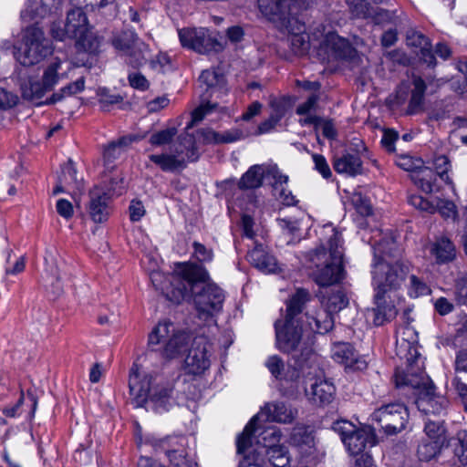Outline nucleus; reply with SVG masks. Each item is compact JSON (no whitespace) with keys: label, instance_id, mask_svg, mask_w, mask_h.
<instances>
[{"label":"nucleus","instance_id":"nucleus-28","mask_svg":"<svg viewBox=\"0 0 467 467\" xmlns=\"http://www.w3.org/2000/svg\"><path fill=\"white\" fill-rule=\"evenodd\" d=\"M336 389L332 382L325 379H317L310 389L306 388L308 400L317 405L328 404L333 400Z\"/></svg>","mask_w":467,"mask_h":467},{"label":"nucleus","instance_id":"nucleus-53","mask_svg":"<svg viewBox=\"0 0 467 467\" xmlns=\"http://www.w3.org/2000/svg\"><path fill=\"white\" fill-rule=\"evenodd\" d=\"M371 13L368 18L377 25L394 23L396 18L395 12L383 8L372 7Z\"/></svg>","mask_w":467,"mask_h":467},{"label":"nucleus","instance_id":"nucleus-44","mask_svg":"<svg viewBox=\"0 0 467 467\" xmlns=\"http://www.w3.org/2000/svg\"><path fill=\"white\" fill-rule=\"evenodd\" d=\"M442 444L437 441L422 439L417 450L419 459L425 462L431 461L440 452Z\"/></svg>","mask_w":467,"mask_h":467},{"label":"nucleus","instance_id":"nucleus-41","mask_svg":"<svg viewBox=\"0 0 467 467\" xmlns=\"http://www.w3.org/2000/svg\"><path fill=\"white\" fill-rule=\"evenodd\" d=\"M139 40L140 39L134 31L125 30L115 34L111 39V44L117 50L125 53L133 48Z\"/></svg>","mask_w":467,"mask_h":467},{"label":"nucleus","instance_id":"nucleus-64","mask_svg":"<svg viewBox=\"0 0 467 467\" xmlns=\"http://www.w3.org/2000/svg\"><path fill=\"white\" fill-rule=\"evenodd\" d=\"M128 79L132 88L140 90H146L150 86L148 79L138 72L129 74Z\"/></svg>","mask_w":467,"mask_h":467},{"label":"nucleus","instance_id":"nucleus-2","mask_svg":"<svg viewBox=\"0 0 467 467\" xmlns=\"http://www.w3.org/2000/svg\"><path fill=\"white\" fill-rule=\"evenodd\" d=\"M323 231L327 240L307 253L306 259L310 264L308 267L312 270L311 277L315 283L326 287L343 279V250L341 235L332 225H325Z\"/></svg>","mask_w":467,"mask_h":467},{"label":"nucleus","instance_id":"nucleus-26","mask_svg":"<svg viewBox=\"0 0 467 467\" xmlns=\"http://www.w3.org/2000/svg\"><path fill=\"white\" fill-rule=\"evenodd\" d=\"M88 20L86 13L79 7L70 9L64 25V35L69 38L78 37L87 33Z\"/></svg>","mask_w":467,"mask_h":467},{"label":"nucleus","instance_id":"nucleus-59","mask_svg":"<svg viewBox=\"0 0 467 467\" xmlns=\"http://www.w3.org/2000/svg\"><path fill=\"white\" fill-rule=\"evenodd\" d=\"M312 159L315 163V170L317 171L323 176V178H330L332 172L325 157L321 154L314 153L312 155Z\"/></svg>","mask_w":467,"mask_h":467},{"label":"nucleus","instance_id":"nucleus-50","mask_svg":"<svg viewBox=\"0 0 467 467\" xmlns=\"http://www.w3.org/2000/svg\"><path fill=\"white\" fill-rule=\"evenodd\" d=\"M292 51L296 56L305 55L309 49L308 36L304 34H295L290 37Z\"/></svg>","mask_w":467,"mask_h":467},{"label":"nucleus","instance_id":"nucleus-31","mask_svg":"<svg viewBox=\"0 0 467 467\" xmlns=\"http://www.w3.org/2000/svg\"><path fill=\"white\" fill-rule=\"evenodd\" d=\"M310 298L311 296L306 289L298 288L286 302V315L285 318L295 320L296 323H303L305 315H301L302 310Z\"/></svg>","mask_w":467,"mask_h":467},{"label":"nucleus","instance_id":"nucleus-63","mask_svg":"<svg viewBox=\"0 0 467 467\" xmlns=\"http://www.w3.org/2000/svg\"><path fill=\"white\" fill-rule=\"evenodd\" d=\"M319 100V96L317 94H312L306 101L300 104L296 109V113L298 115H306L311 111L315 110L317 107V102Z\"/></svg>","mask_w":467,"mask_h":467},{"label":"nucleus","instance_id":"nucleus-58","mask_svg":"<svg viewBox=\"0 0 467 467\" xmlns=\"http://www.w3.org/2000/svg\"><path fill=\"white\" fill-rule=\"evenodd\" d=\"M458 440L459 443L454 449V454L462 463L467 464V431H460Z\"/></svg>","mask_w":467,"mask_h":467},{"label":"nucleus","instance_id":"nucleus-37","mask_svg":"<svg viewBox=\"0 0 467 467\" xmlns=\"http://www.w3.org/2000/svg\"><path fill=\"white\" fill-rule=\"evenodd\" d=\"M334 169L337 173L356 176L362 172V161L357 154L345 153L335 159Z\"/></svg>","mask_w":467,"mask_h":467},{"label":"nucleus","instance_id":"nucleus-9","mask_svg":"<svg viewBox=\"0 0 467 467\" xmlns=\"http://www.w3.org/2000/svg\"><path fill=\"white\" fill-rule=\"evenodd\" d=\"M200 153L193 138L186 135L170 147L169 152L150 155V160L164 171L182 170L187 162L196 161Z\"/></svg>","mask_w":467,"mask_h":467},{"label":"nucleus","instance_id":"nucleus-18","mask_svg":"<svg viewBox=\"0 0 467 467\" xmlns=\"http://www.w3.org/2000/svg\"><path fill=\"white\" fill-rule=\"evenodd\" d=\"M156 450L164 451L172 467H197L188 458L185 450V439L183 437L163 440L156 447Z\"/></svg>","mask_w":467,"mask_h":467},{"label":"nucleus","instance_id":"nucleus-13","mask_svg":"<svg viewBox=\"0 0 467 467\" xmlns=\"http://www.w3.org/2000/svg\"><path fill=\"white\" fill-rule=\"evenodd\" d=\"M179 38L182 47L200 54H206L211 51L219 52L223 49V46L215 36L204 27L180 29Z\"/></svg>","mask_w":467,"mask_h":467},{"label":"nucleus","instance_id":"nucleus-47","mask_svg":"<svg viewBox=\"0 0 467 467\" xmlns=\"http://www.w3.org/2000/svg\"><path fill=\"white\" fill-rule=\"evenodd\" d=\"M63 181L66 185L79 190L82 187V179L77 177V169L71 159L63 168Z\"/></svg>","mask_w":467,"mask_h":467},{"label":"nucleus","instance_id":"nucleus-60","mask_svg":"<svg viewBox=\"0 0 467 467\" xmlns=\"http://www.w3.org/2000/svg\"><path fill=\"white\" fill-rule=\"evenodd\" d=\"M18 102L17 95L0 87V109H10Z\"/></svg>","mask_w":467,"mask_h":467},{"label":"nucleus","instance_id":"nucleus-4","mask_svg":"<svg viewBox=\"0 0 467 467\" xmlns=\"http://www.w3.org/2000/svg\"><path fill=\"white\" fill-rule=\"evenodd\" d=\"M129 387L137 407L148 403L156 412H164L172 405V386L156 381L150 374L145 373L137 364L131 368Z\"/></svg>","mask_w":467,"mask_h":467},{"label":"nucleus","instance_id":"nucleus-55","mask_svg":"<svg viewBox=\"0 0 467 467\" xmlns=\"http://www.w3.org/2000/svg\"><path fill=\"white\" fill-rule=\"evenodd\" d=\"M356 213L354 215V220L357 224L365 228L369 225V219L373 218V210L372 206H355Z\"/></svg>","mask_w":467,"mask_h":467},{"label":"nucleus","instance_id":"nucleus-5","mask_svg":"<svg viewBox=\"0 0 467 467\" xmlns=\"http://www.w3.org/2000/svg\"><path fill=\"white\" fill-rule=\"evenodd\" d=\"M275 328L277 348L282 352L293 353L295 364L311 368L317 357L310 346L306 327L285 318L276 320Z\"/></svg>","mask_w":467,"mask_h":467},{"label":"nucleus","instance_id":"nucleus-51","mask_svg":"<svg viewBox=\"0 0 467 467\" xmlns=\"http://www.w3.org/2000/svg\"><path fill=\"white\" fill-rule=\"evenodd\" d=\"M348 304V299L343 291L337 290L332 294L327 300V311L328 313L338 312L345 308Z\"/></svg>","mask_w":467,"mask_h":467},{"label":"nucleus","instance_id":"nucleus-8","mask_svg":"<svg viewBox=\"0 0 467 467\" xmlns=\"http://www.w3.org/2000/svg\"><path fill=\"white\" fill-rule=\"evenodd\" d=\"M191 341L188 333L176 330L170 321L160 322L149 335L150 347L161 345V355L167 359L181 357L187 351Z\"/></svg>","mask_w":467,"mask_h":467},{"label":"nucleus","instance_id":"nucleus-15","mask_svg":"<svg viewBox=\"0 0 467 467\" xmlns=\"http://www.w3.org/2000/svg\"><path fill=\"white\" fill-rule=\"evenodd\" d=\"M211 350L212 346L205 337L194 338L191 348L187 349L188 354L184 359L187 372L192 375L203 373L211 364Z\"/></svg>","mask_w":467,"mask_h":467},{"label":"nucleus","instance_id":"nucleus-10","mask_svg":"<svg viewBox=\"0 0 467 467\" xmlns=\"http://www.w3.org/2000/svg\"><path fill=\"white\" fill-rule=\"evenodd\" d=\"M333 430L352 455L363 452L368 444L375 445V436L369 428H358L352 422L342 420L334 422Z\"/></svg>","mask_w":467,"mask_h":467},{"label":"nucleus","instance_id":"nucleus-33","mask_svg":"<svg viewBox=\"0 0 467 467\" xmlns=\"http://www.w3.org/2000/svg\"><path fill=\"white\" fill-rule=\"evenodd\" d=\"M247 258L255 268L263 273H275L278 269L276 259L265 252L262 246H255L248 253Z\"/></svg>","mask_w":467,"mask_h":467},{"label":"nucleus","instance_id":"nucleus-21","mask_svg":"<svg viewBox=\"0 0 467 467\" xmlns=\"http://www.w3.org/2000/svg\"><path fill=\"white\" fill-rule=\"evenodd\" d=\"M265 366L270 373L278 379H285L286 381L299 383L301 374L304 375L306 366L300 367L298 364H288L287 369H285V365L282 358L276 355L269 357L265 361Z\"/></svg>","mask_w":467,"mask_h":467},{"label":"nucleus","instance_id":"nucleus-1","mask_svg":"<svg viewBox=\"0 0 467 467\" xmlns=\"http://www.w3.org/2000/svg\"><path fill=\"white\" fill-rule=\"evenodd\" d=\"M150 281L174 304L192 297L201 319L208 320L222 311L224 293L216 284L209 282L208 271L198 264H178L171 275L153 271Z\"/></svg>","mask_w":467,"mask_h":467},{"label":"nucleus","instance_id":"nucleus-45","mask_svg":"<svg viewBox=\"0 0 467 467\" xmlns=\"http://www.w3.org/2000/svg\"><path fill=\"white\" fill-rule=\"evenodd\" d=\"M351 16L355 18L368 19L372 7L368 0H345Z\"/></svg>","mask_w":467,"mask_h":467},{"label":"nucleus","instance_id":"nucleus-11","mask_svg":"<svg viewBox=\"0 0 467 467\" xmlns=\"http://www.w3.org/2000/svg\"><path fill=\"white\" fill-rule=\"evenodd\" d=\"M396 354L407 363L405 372L398 370L400 374H409L410 371L423 369V361L418 350L417 332L412 327H406L398 332Z\"/></svg>","mask_w":467,"mask_h":467},{"label":"nucleus","instance_id":"nucleus-61","mask_svg":"<svg viewBox=\"0 0 467 467\" xmlns=\"http://www.w3.org/2000/svg\"><path fill=\"white\" fill-rule=\"evenodd\" d=\"M425 210L431 213L437 212L445 219L451 218L453 221L457 219L456 206H427Z\"/></svg>","mask_w":467,"mask_h":467},{"label":"nucleus","instance_id":"nucleus-19","mask_svg":"<svg viewBox=\"0 0 467 467\" xmlns=\"http://www.w3.org/2000/svg\"><path fill=\"white\" fill-rule=\"evenodd\" d=\"M58 63H52L44 72L42 84L38 82H29V86L21 85L23 97L31 101L41 99L45 92L51 90L57 84L58 73Z\"/></svg>","mask_w":467,"mask_h":467},{"label":"nucleus","instance_id":"nucleus-35","mask_svg":"<svg viewBox=\"0 0 467 467\" xmlns=\"http://www.w3.org/2000/svg\"><path fill=\"white\" fill-rule=\"evenodd\" d=\"M246 434L243 431L237 438V452L243 454L244 458L240 461L239 467H267L263 456L255 454L246 444ZM250 437L247 434V442L250 443Z\"/></svg>","mask_w":467,"mask_h":467},{"label":"nucleus","instance_id":"nucleus-34","mask_svg":"<svg viewBox=\"0 0 467 467\" xmlns=\"http://www.w3.org/2000/svg\"><path fill=\"white\" fill-rule=\"evenodd\" d=\"M304 327L307 328V335L310 338L312 333L326 334L333 328L334 320L332 315L327 311H322L317 316L305 315Z\"/></svg>","mask_w":467,"mask_h":467},{"label":"nucleus","instance_id":"nucleus-24","mask_svg":"<svg viewBox=\"0 0 467 467\" xmlns=\"http://www.w3.org/2000/svg\"><path fill=\"white\" fill-rule=\"evenodd\" d=\"M75 38L78 39L77 44L84 52L79 54L81 57L75 59L74 65L76 67H91L93 66V57H89L87 54L96 55L99 52L101 38L88 30L83 36Z\"/></svg>","mask_w":467,"mask_h":467},{"label":"nucleus","instance_id":"nucleus-38","mask_svg":"<svg viewBox=\"0 0 467 467\" xmlns=\"http://www.w3.org/2000/svg\"><path fill=\"white\" fill-rule=\"evenodd\" d=\"M139 140V137L130 135L124 136L119 139L117 141H111L108 146L104 148L103 158L105 164L109 166L115 160H117L123 151L130 145L133 141Z\"/></svg>","mask_w":467,"mask_h":467},{"label":"nucleus","instance_id":"nucleus-25","mask_svg":"<svg viewBox=\"0 0 467 467\" xmlns=\"http://www.w3.org/2000/svg\"><path fill=\"white\" fill-rule=\"evenodd\" d=\"M295 0H258V7L269 21L284 24L290 15Z\"/></svg>","mask_w":467,"mask_h":467},{"label":"nucleus","instance_id":"nucleus-39","mask_svg":"<svg viewBox=\"0 0 467 467\" xmlns=\"http://www.w3.org/2000/svg\"><path fill=\"white\" fill-rule=\"evenodd\" d=\"M412 85L413 88L411 89V96L406 111L409 115H414L422 110L426 91V84L420 77H413Z\"/></svg>","mask_w":467,"mask_h":467},{"label":"nucleus","instance_id":"nucleus-20","mask_svg":"<svg viewBox=\"0 0 467 467\" xmlns=\"http://www.w3.org/2000/svg\"><path fill=\"white\" fill-rule=\"evenodd\" d=\"M57 9V0H25L20 17L29 23L56 14Z\"/></svg>","mask_w":467,"mask_h":467},{"label":"nucleus","instance_id":"nucleus-22","mask_svg":"<svg viewBox=\"0 0 467 467\" xmlns=\"http://www.w3.org/2000/svg\"><path fill=\"white\" fill-rule=\"evenodd\" d=\"M431 257L437 265H447L457 257V248L447 236L436 237L427 244Z\"/></svg>","mask_w":467,"mask_h":467},{"label":"nucleus","instance_id":"nucleus-17","mask_svg":"<svg viewBox=\"0 0 467 467\" xmlns=\"http://www.w3.org/2000/svg\"><path fill=\"white\" fill-rule=\"evenodd\" d=\"M257 431L256 422L254 424L253 428L250 429V443L246 441L247 446L250 450H252L258 456H263L265 453H268L270 450L283 448L284 446L280 444L281 440V432L275 427H268L265 429L258 434L257 441L254 444L253 439L255 436V432ZM247 440V435L245 436Z\"/></svg>","mask_w":467,"mask_h":467},{"label":"nucleus","instance_id":"nucleus-16","mask_svg":"<svg viewBox=\"0 0 467 467\" xmlns=\"http://www.w3.org/2000/svg\"><path fill=\"white\" fill-rule=\"evenodd\" d=\"M396 297V294L375 290V307L369 311L373 317L374 325L382 326L387 322H390L397 317L400 300Z\"/></svg>","mask_w":467,"mask_h":467},{"label":"nucleus","instance_id":"nucleus-6","mask_svg":"<svg viewBox=\"0 0 467 467\" xmlns=\"http://www.w3.org/2000/svg\"><path fill=\"white\" fill-rule=\"evenodd\" d=\"M395 383L397 387L410 386L420 390L416 404L423 413L440 415L445 410L447 400L434 394V386L423 369L410 371L409 374H400L396 371Z\"/></svg>","mask_w":467,"mask_h":467},{"label":"nucleus","instance_id":"nucleus-23","mask_svg":"<svg viewBox=\"0 0 467 467\" xmlns=\"http://www.w3.org/2000/svg\"><path fill=\"white\" fill-rule=\"evenodd\" d=\"M332 358L351 370H363L368 365L367 360L358 355L348 343L335 344L332 349Z\"/></svg>","mask_w":467,"mask_h":467},{"label":"nucleus","instance_id":"nucleus-3","mask_svg":"<svg viewBox=\"0 0 467 467\" xmlns=\"http://www.w3.org/2000/svg\"><path fill=\"white\" fill-rule=\"evenodd\" d=\"M372 276L375 290L395 294L410 271L409 263L401 258V250L393 237H384L373 244Z\"/></svg>","mask_w":467,"mask_h":467},{"label":"nucleus","instance_id":"nucleus-12","mask_svg":"<svg viewBox=\"0 0 467 467\" xmlns=\"http://www.w3.org/2000/svg\"><path fill=\"white\" fill-rule=\"evenodd\" d=\"M408 419V410L401 403H389L381 406L371 414V420L389 435L404 430Z\"/></svg>","mask_w":467,"mask_h":467},{"label":"nucleus","instance_id":"nucleus-54","mask_svg":"<svg viewBox=\"0 0 467 467\" xmlns=\"http://www.w3.org/2000/svg\"><path fill=\"white\" fill-rule=\"evenodd\" d=\"M292 441L295 445L298 447L306 446L312 448L314 446V437L311 432H308L306 429L298 428L295 429Z\"/></svg>","mask_w":467,"mask_h":467},{"label":"nucleus","instance_id":"nucleus-52","mask_svg":"<svg viewBox=\"0 0 467 467\" xmlns=\"http://www.w3.org/2000/svg\"><path fill=\"white\" fill-rule=\"evenodd\" d=\"M454 296L458 304L467 303V274H462L455 279Z\"/></svg>","mask_w":467,"mask_h":467},{"label":"nucleus","instance_id":"nucleus-46","mask_svg":"<svg viewBox=\"0 0 467 467\" xmlns=\"http://www.w3.org/2000/svg\"><path fill=\"white\" fill-rule=\"evenodd\" d=\"M424 432L425 439L437 441L443 443L445 441V428L441 421L428 420L425 423Z\"/></svg>","mask_w":467,"mask_h":467},{"label":"nucleus","instance_id":"nucleus-30","mask_svg":"<svg viewBox=\"0 0 467 467\" xmlns=\"http://www.w3.org/2000/svg\"><path fill=\"white\" fill-rule=\"evenodd\" d=\"M406 42L408 46L420 49V56L424 63L430 67L435 66L436 60L431 49V43L423 34L415 29H409L406 33Z\"/></svg>","mask_w":467,"mask_h":467},{"label":"nucleus","instance_id":"nucleus-32","mask_svg":"<svg viewBox=\"0 0 467 467\" xmlns=\"http://www.w3.org/2000/svg\"><path fill=\"white\" fill-rule=\"evenodd\" d=\"M110 183L111 185L108 189L96 186L89 192L90 204H107L114 202L115 196L122 193L124 189L122 178L119 181L112 179Z\"/></svg>","mask_w":467,"mask_h":467},{"label":"nucleus","instance_id":"nucleus-36","mask_svg":"<svg viewBox=\"0 0 467 467\" xmlns=\"http://www.w3.org/2000/svg\"><path fill=\"white\" fill-rule=\"evenodd\" d=\"M270 169H265L264 165L259 164L251 166L240 178L238 188L240 190L252 191L261 187L265 175H270L268 173Z\"/></svg>","mask_w":467,"mask_h":467},{"label":"nucleus","instance_id":"nucleus-27","mask_svg":"<svg viewBox=\"0 0 467 467\" xmlns=\"http://www.w3.org/2000/svg\"><path fill=\"white\" fill-rule=\"evenodd\" d=\"M268 173L273 177L272 192L274 197L282 204H297L299 200L287 187L288 176L282 174L276 167H272Z\"/></svg>","mask_w":467,"mask_h":467},{"label":"nucleus","instance_id":"nucleus-7","mask_svg":"<svg viewBox=\"0 0 467 467\" xmlns=\"http://www.w3.org/2000/svg\"><path fill=\"white\" fill-rule=\"evenodd\" d=\"M53 52L54 47L43 30L31 26L24 31L21 47L15 52V57L22 66L31 67L45 60Z\"/></svg>","mask_w":467,"mask_h":467},{"label":"nucleus","instance_id":"nucleus-14","mask_svg":"<svg viewBox=\"0 0 467 467\" xmlns=\"http://www.w3.org/2000/svg\"><path fill=\"white\" fill-rule=\"evenodd\" d=\"M297 416V410L291 404L284 401H273L266 403L255 416L252 418L249 423L245 426L244 434L250 433V429L254 424L263 417L272 422L281 424H291Z\"/></svg>","mask_w":467,"mask_h":467},{"label":"nucleus","instance_id":"nucleus-56","mask_svg":"<svg viewBox=\"0 0 467 467\" xmlns=\"http://www.w3.org/2000/svg\"><path fill=\"white\" fill-rule=\"evenodd\" d=\"M192 255L201 263H209L213 258V252L211 248L206 247L204 244L199 242H193L192 244Z\"/></svg>","mask_w":467,"mask_h":467},{"label":"nucleus","instance_id":"nucleus-42","mask_svg":"<svg viewBox=\"0 0 467 467\" xmlns=\"http://www.w3.org/2000/svg\"><path fill=\"white\" fill-rule=\"evenodd\" d=\"M148 53L149 47L141 40H139L133 48H130L124 54L127 56V63L136 68L146 63Z\"/></svg>","mask_w":467,"mask_h":467},{"label":"nucleus","instance_id":"nucleus-48","mask_svg":"<svg viewBox=\"0 0 467 467\" xmlns=\"http://www.w3.org/2000/svg\"><path fill=\"white\" fill-rule=\"evenodd\" d=\"M177 132L178 130L174 127L161 130L151 134L150 138V143L153 146H163L170 144L173 138L176 136Z\"/></svg>","mask_w":467,"mask_h":467},{"label":"nucleus","instance_id":"nucleus-49","mask_svg":"<svg viewBox=\"0 0 467 467\" xmlns=\"http://www.w3.org/2000/svg\"><path fill=\"white\" fill-rule=\"evenodd\" d=\"M431 293L430 286L420 278L416 275H410V285H409V295L411 297H419L422 296H427Z\"/></svg>","mask_w":467,"mask_h":467},{"label":"nucleus","instance_id":"nucleus-43","mask_svg":"<svg viewBox=\"0 0 467 467\" xmlns=\"http://www.w3.org/2000/svg\"><path fill=\"white\" fill-rule=\"evenodd\" d=\"M263 458L271 467H291L285 447L270 450L268 453L263 455Z\"/></svg>","mask_w":467,"mask_h":467},{"label":"nucleus","instance_id":"nucleus-40","mask_svg":"<svg viewBox=\"0 0 467 467\" xmlns=\"http://www.w3.org/2000/svg\"><path fill=\"white\" fill-rule=\"evenodd\" d=\"M415 184L426 193H431L437 189V174L431 168L424 167L412 176Z\"/></svg>","mask_w":467,"mask_h":467},{"label":"nucleus","instance_id":"nucleus-57","mask_svg":"<svg viewBox=\"0 0 467 467\" xmlns=\"http://www.w3.org/2000/svg\"><path fill=\"white\" fill-rule=\"evenodd\" d=\"M434 165L436 169L434 171L436 172L437 177L439 176L442 181L451 184V180L448 175V170L450 166L448 158L443 155L437 157L435 159Z\"/></svg>","mask_w":467,"mask_h":467},{"label":"nucleus","instance_id":"nucleus-29","mask_svg":"<svg viewBox=\"0 0 467 467\" xmlns=\"http://www.w3.org/2000/svg\"><path fill=\"white\" fill-rule=\"evenodd\" d=\"M321 49L327 53V60L346 58L352 52L349 42L334 33L327 35Z\"/></svg>","mask_w":467,"mask_h":467},{"label":"nucleus","instance_id":"nucleus-62","mask_svg":"<svg viewBox=\"0 0 467 467\" xmlns=\"http://www.w3.org/2000/svg\"><path fill=\"white\" fill-rule=\"evenodd\" d=\"M320 130L323 136L328 140H334L337 138V132L331 119H325L321 118L317 130Z\"/></svg>","mask_w":467,"mask_h":467}]
</instances>
